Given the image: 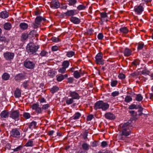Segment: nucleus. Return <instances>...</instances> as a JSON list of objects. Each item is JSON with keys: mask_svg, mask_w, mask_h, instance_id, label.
Returning a JSON list of instances; mask_svg holds the SVG:
<instances>
[{"mask_svg": "<svg viewBox=\"0 0 153 153\" xmlns=\"http://www.w3.org/2000/svg\"><path fill=\"white\" fill-rule=\"evenodd\" d=\"M69 65V62L68 61L66 60L64 61L62 64V66L63 67L65 68H67Z\"/></svg>", "mask_w": 153, "mask_h": 153, "instance_id": "39", "label": "nucleus"}, {"mask_svg": "<svg viewBox=\"0 0 153 153\" xmlns=\"http://www.w3.org/2000/svg\"><path fill=\"white\" fill-rule=\"evenodd\" d=\"M25 75L22 73L16 75L14 79L16 81L21 80L25 78Z\"/></svg>", "mask_w": 153, "mask_h": 153, "instance_id": "18", "label": "nucleus"}, {"mask_svg": "<svg viewBox=\"0 0 153 153\" xmlns=\"http://www.w3.org/2000/svg\"><path fill=\"white\" fill-rule=\"evenodd\" d=\"M88 132L87 130H85L83 132L82 137L85 140L87 138Z\"/></svg>", "mask_w": 153, "mask_h": 153, "instance_id": "50", "label": "nucleus"}, {"mask_svg": "<svg viewBox=\"0 0 153 153\" xmlns=\"http://www.w3.org/2000/svg\"><path fill=\"white\" fill-rule=\"evenodd\" d=\"M143 99V97L140 94H138L137 95L136 100L138 101H141Z\"/></svg>", "mask_w": 153, "mask_h": 153, "instance_id": "45", "label": "nucleus"}, {"mask_svg": "<svg viewBox=\"0 0 153 153\" xmlns=\"http://www.w3.org/2000/svg\"><path fill=\"white\" fill-rule=\"evenodd\" d=\"M28 37V34L27 33H24L22 34L21 37L22 41L26 40Z\"/></svg>", "mask_w": 153, "mask_h": 153, "instance_id": "31", "label": "nucleus"}, {"mask_svg": "<svg viewBox=\"0 0 153 153\" xmlns=\"http://www.w3.org/2000/svg\"><path fill=\"white\" fill-rule=\"evenodd\" d=\"M31 108L33 110L35 111L38 114H42V107H39V105L38 103H34L31 106Z\"/></svg>", "mask_w": 153, "mask_h": 153, "instance_id": "7", "label": "nucleus"}, {"mask_svg": "<svg viewBox=\"0 0 153 153\" xmlns=\"http://www.w3.org/2000/svg\"><path fill=\"white\" fill-rule=\"evenodd\" d=\"M75 52L73 51H70L67 52L66 56L68 57H72L74 55Z\"/></svg>", "mask_w": 153, "mask_h": 153, "instance_id": "42", "label": "nucleus"}, {"mask_svg": "<svg viewBox=\"0 0 153 153\" xmlns=\"http://www.w3.org/2000/svg\"><path fill=\"white\" fill-rule=\"evenodd\" d=\"M93 117V115L92 114L88 115L87 117V120L88 121L91 120Z\"/></svg>", "mask_w": 153, "mask_h": 153, "instance_id": "63", "label": "nucleus"}, {"mask_svg": "<svg viewBox=\"0 0 153 153\" xmlns=\"http://www.w3.org/2000/svg\"><path fill=\"white\" fill-rule=\"evenodd\" d=\"M14 54L12 52H7L4 53L3 56L5 59L7 61H10L13 59L14 56Z\"/></svg>", "mask_w": 153, "mask_h": 153, "instance_id": "6", "label": "nucleus"}, {"mask_svg": "<svg viewBox=\"0 0 153 153\" xmlns=\"http://www.w3.org/2000/svg\"><path fill=\"white\" fill-rule=\"evenodd\" d=\"M70 20L72 23L75 24H79L81 22L80 19L76 17H71Z\"/></svg>", "mask_w": 153, "mask_h": 153, "instance_id": "13", "label": "nucleus"}, {"mask_svg": "<svg viewBox=\"0 0 153 153\" xmlns=\"http://www.w3.org/2000/svg\"><path fill=\"white\" fill-rule=\"evenodd\" d=\"M118 81L116 80H111V85L112 87L115 86L117 84Z\"/></svg>", "mask_w": 153, "mask_h": 153, "instance_id": "49", "label": "nucleus"}, {"mask_svg": "<svg viewBox=\"0 0 153 153\" xmlns=\"http://www.w3.org/2000/svg\"><path fill=\"white\" fill-rule=\"evenodd\" d=\"M28 25L25 22H22L19 25V27L21 30H25L27 29L28 27Z\"/></svg>", "mask_w": 153, "mask_h": 153, "instance_id": "20", "label": "nucleus"}, {"mask_svg": "<svg viewBox=\"0 0 153 153\" xmlns=\"http://www.w3.org/2000/svg\"><path fill=\"white\" fill-rule=\"evenodd\" d=\"M23 146L20 145L16 148L12 149V150H13L14 152H17L21 150Z\"/></svg>", "mask_w": 153, "mask_h": 153, "instance_id": "44", "label": "nucleus"}, {"mask_svg": "<svg viewBox=\"0 0 153 153\" xmlns=\"http://www.w3.org/2000/svg\"><path fill=\"white\" fill-rule=\"evenodd\" d=\"M68 2L69 5L73 6L76 3L77 1L76 0H68Z\"/></svg>", "mask_w": 153, "mask_h": 153, "instance_id": "47", "label": "nucleus"}, {"mask_svg": "<svg viewBox=\"0 0 153 153\" xmlns=\"http://www.w3.org/2000/svg\"><path fill=\"white\" fill-rule=\"evenodd\" d=\"M139 61L136 60L132 62V65L135 66H137V65H139Z\"/></svg>", "mask_w": 153, "mask_h": 153, "instance_id": "62", "label": "nucleus"}, {"mask_svg": "<svg viewBox=\"0 0 153 153\" xmlns=\"http://www.w3.org/2000/svg\"><path fill=\"white\" fill-rule=\"evenodd\" d=\"M23 116L26 119H28L31 117L30 114L27 112L24 113L23 114Z\"/></svg>", "mask_w": 153, "mask_h": 153, "instance_id": "48", "label": "nucleus"}, {"mask_svg": "<svg viewBox=\"0 0 153 153\" xmlns=\"http://www.w3.org/2000/svg\"><path fill=\"white\" fill-rule=\"evenodd\" d=\"M10 136L13 137L19 138L21 137L20 129L18 128H14L12 129L10 132Z\"/></svg>", "mask_w": 153, "mask_h": 153, "instance_id": "3", "label": "nucleus"}, {"mask_svg": "<svg viewBox=\"0 0 153 153\" xmlns=\"http://www.w3.org/2000/svg\"><path fill=\"white\" fill-rule=\"evenodd\" d=\"M9 114V111L6 110L2 111L0 114V116L1 118H8Z\"/></svg>", "mask_w": 153, "mask_h": 153, "instance_id": "15", "label": "nucleus"}, {"mask_svg": "<svg viewBox=\"0 0 153 153\" xmlns=\"http://www.w3.org/2000/svg\"><path fill=\"white\" fill-rule=\"evenodd\" d=\"M29 81L28 80L25 81L23 83V87L25 89H26L29 86Z\"/></svg>", "mask_w": 153, "mask_h": 153, "instance_id": "51", "label": "nucleus"}, {"mask_svg": "<svg viewBox=\"0 0 153 153\" xmlns=\"http://www.w3.org/2000/svg\"><path fill=\"white\" fill-rule=\"evenodd\" d=\"M78 13L77 10H68L65 13V14L66 16L72 17L74 15H76Z\"/></svg>", "mask_w": 153, "mask_h": 153, "instance_id": "11", "label": "nucleus"}, {"mask_svg": "<svg viewBox=\"0 0 153 153\" xmlns=\"http://www.w3.org/2000/svg\"><path fill=\"white\" fill-rule=\"evenodd\" d=\"M132 98L130 96H127L125 99V101L127 103L129 102L132 101Z\"/></svg>", "mask_w": 153, "mask_h": 153, "instance_id": "46", "label": "nucleus"}, {"mask_svg": "<svg viewBox=\"0 0 153 153\" xmlns=\"http://www.w3.org/2000/svg\"><path fill=\"white\" fill-rule=\"evenodd\" d=\"M51 8L53 9H56L60 6V3L58 0H52L50 4Z\"/></svg>", "mask_w": 153, "mask_h": 153, "instance_id": "8", "label": "nucleus"}, {"mask_svg": "<svg viewBox=\"0 0 153 153\" xmlns=\"http://www.w3.org/2000/svg\"><path fill=\"white\" fill-rule=\"evenodd\" d=\"M102 101H99L96 102L94 104V108L95 110L101 109Z\"/></svg>", "mask_w": 153, "mask_h": 153, "instance_id": "16", "label": "nucleus"}, {"mask_svg": "<svg viewBox=\"0 0 153 153\" xmlns=\"http://www.w3.org/2000/svg\"><path fill=\"white\" fill-rule=\"evenodd\" d=\"M108 145V143L106 141H103L101 143V146L103 147H105Z\"/></svg>", "mask_w": 153, "mask_h": 153, "instance_id": "64", "label": "nucleus"}, {"mask_svg": "<svg viewBox=\"0 0 153 153\" xmlns=\"http://www.w3.org/2000/svg\"><path fill=\"white\" fill-rule=\"evenodd\" d=\"M69 94L70 96L73 99L78 100L80 98V96L79 94L75 91H70Z\"/></svg>", "mask_w": 153, "mask_h": 153, "instance_id": "10", "label": "nucleus"}, {"mask_svg": "<svg viewBox=\"0 0 153 153\" xmlns=\"http://www.w3.org/2000/svg\"><path fill=\"white\" fill-rule=\"evenodd\" d=\"M137 44L138 45L137 48H143L144 46V44L142 42H139Z\"/></svg>", "mask_w": 153, "mask_h": 153, "instance_id": "58", "label": "nucleus"}, {"mask_svg": "<svg viewBox=\"0 0 153 153\" xmlns=\"http://www.w3.org/2000/svg\"><path fill=\"white\" fill-rule=\"evenodd\" d=\"M50 40L52 42H60L61 40L58 37H53L51 38Z\"/></svg>", "mask_w": 153, "mask_h": 153, "instance_id": "36", "label": "nucleus"}, {"mask_svg": "<svg viewBox=\"0 0 153 153\" xmlns=\"http://www.w3.org/2000/svg\"><path fill=\"white\" fill-rule=\"evenodd\" d=\"M98 142L94 141L92 142L91 146L93 147H96L98 145Z\"/></svg>", "mask_w": 153, "mask_h": 153, "instance_id": "60", "label": "nucleus"}, {"mask_svg": "<svg viewBox=\"0 0 153 153\" xmlns=\"http://www.w3.org/2000/svg\"><path fill=\"white\" fill-rule=\"evenodd\" d=\"M10 75L7 73H4V74L2 76V79L4 80H6L9 78Z\"/></svg>", "mask_w": 153, "mask_h": 153, "instance_id": "38", "label": "nucleus"}, {"mask_svg": "<svg viewBox=\"0 0 153 153\" xmlns=\"http://www.w3.org/2000/svg\"><path fill=\"white\" fill-rule=\"evenodd\" d=\"M21 90L18 88H16L14 91V95L16 98H19L21 96Z\"/></svg>", "mask_w": 153, "mask_h": 153, "instance_id": "21", "label": "nucleus"}, {"mask_svg": "<svg viewBox=\"0 0 153 153\" xmlns=\"http://www.w3.org/2000/svg\"><path fill=\"white\" fill-rule=\"evenodd\" d=\"M3 26L4 29L6 30H10L12 27L11 24L10 22L5 23Z\"/></svg>", "mask_w": 153, "mask_h": 153, "instance_id": "23", "label": "nucleus"}, {"mask_svg": "<svg viewBox=\"0 0 153 153\" xmlns=\"http://www.w3.org/2000/svg\"><path fill=\"white\" fill-rule=\"evenodd\" d=\"M119 94V92L118 91H115L111 93V95L113 97L117 96Z\"/></svg>", "mask_w": 153, "mask_h": 153, "instance_id": "61", "label": "nucleus"}, {"mask_svg": "<svg viewBox=\"0 0 153 153\" xmlns=\"http://www.w3.org/2000/svg\"><path fill=\"white\" fill-rule=\"evenodd\" d=\"M118 78L121 79H123L125 78L126 76L125 74L122 73L120 74L118 76Z\"/></svg>", "mask_w": 153, "mask_h": 153, "instance_id": "52", "label": "nucleus"}, {"mask_svg": "<svg viewBox=\"0 0 153 153\" xmlns=\"http://www.w3.org/2000/svg\"><path fill=\"white\" fill-rule=\"evenodd\" d=\"M46 20V19L45 18L41 16H38L35 19V22L36 24L40 25L42 21H45Z\"/></svg>", "mask_w": 153, "mask_h": 153, "instance_id": "14", "label": "nucleus"}, {"mask_svg": "<svg viewBox=\"0 0 153 153\" xmlns=\"http://www.w3.org/2000/svg\"><path fill=\"white\" fill-rule=\"evenodd\" d=\"M39 45L37 46H36L34 43L33 42H30L27 45L26 48H39Z\"/></svg>", "mask_w": 153, "mask_h": 153, "instance_id": "30", "label": "nucleus"}, {"mask_svg": "<svg viewBox=\"0 0 153 153\" xmlns=\"http://www.w3.org/2000/svg\"><path fill=\"white\" fill-rule=\"evenodd\" d=\"M24 65L27 68L32 69L35 67V63L33 61L28 59H26L24 62Z\"/></svg>", "mask_w": 153, "mask_h": 153, "instance_id": "4", "label": "nucleus"}, {"mask_svg": "<svg viewBox=\"0 0 153 153\" xmlns=\"http://www.w3.org/2000/svg\"><path fill=\"white\" fill-rule=\"evenodd\" d=\"M56 80L58 82H61L63 80V75L59 74L57 75L56 76Z\"/></svg>", "mask_w": 153, "mask_h": 153, "instance_id": "33", "label": "nucleus"}, {"mask_svg": "<svg viewBox=\"0 0 153 153\" xmlns=\"http://www.w3.org/2000/svg\"><path fill=\"white\" fill-rule=\"evenodd\" d=\"M59 90V88L56 86H53L51 90V92L52 94H54L57 92Z\"/></svg>", "mask_w": 153, "mask_h": 153, "instance_id": "35", "label": "nucleus"}, {"mask_svg": "<svg viewBox=\"0 0 153 153\" xmlns=\"http://www.w3.org/2000/svg\"><path fill=\"white\" fill-rule=\"evenodd\" d=\"M105 117L107 119L109 120H113L115 118V116L112 113L109 112L105 114Z\"/></svg>", "mask_w": 153, "mask_h": 153, "instance_id": "19", "label": "nucleus"}, {"mask_svg": "<svg viewBox=\"0 0 153 153\" xmlns=\"http://www.w3.org/2000/svg\"><path fill=\"white\" fill-rule=\"evenodd\" d=\"M19 112L17 110L11 111L10 114V117L12 119H18L19 117Z\"/></svg>", "mask_w": 153, "mask_h": 153, "instance_id": "9", "label": "nucleus"}, {"mask_svg": "<svg viewBox=\"0 0 153 153\" xmlns=\"http://www.w3.org/2000/svg\"><path fill=\"white\" fill-rule=\"evenodd\" d=\"M104 37V35L102 33H100L97 35V38L99 40H102Z\"/></svg>", "mask_w": 153, "mask_h": 153, "instance_id": "55", "label": "nucleus"}, {"mask_svg": "<svg viewBox=\"0 0 153 153\" xmlns=\"http://www.w3.org/2000/svg\"><path fill=\"white\" fill-rule=\"evenodd\" d=\"M34 145L33 142L32 140H29L25 145L26 147L33 146Z\"/></svg>", "mask_w": 153, "mask_h": 153, "instance_id": "29", "label": "nucleus"}, {"mask_svg": "<svg viewBox=\"0 0 153 153\" xmlns=\"http://www.w3.org/2000/svg\"><path fill=\"white\" fill-rule=\"evenodd\" d=\"M109 105L106 102H104L102 101V103L101 109L103 111H105L109 107Z\"/></svg>", "mask_w": 153, "mask_h": 153, "instance_id": "24", "label": "nucleus"}, {"mask_svg": "<svg viewBox=\"0 0 153 153\" xmlns=\"http://www.w3.org/2000/svg\"><path fill=\"white\" fill-rule=\"evenodd\" d=\"M94 31V30L92 29L91 28L88 30L87 33L88 34L90 35H91L93 34Z\"/></svg>", "mask_w": 153, "mask_h": 153, "instance_id": "57", "label": "nucleus"}, {"mask_svg": "<svg viewBox=\"0 0 153 153\" xmlns=\"http://www.w3.org/2000/svg\"><path fill=\"white\" fill-rule=\"evenodd\" d=\"M124 53L125 56H128L131 54V51L129 48H125Z\"/></svg>", "mask_w": 153, "mask_h": 153, "instance_id": "28", "label": "nucleus"}, {"mask_svg": "<svg viewBox=\"0 0 153 153\" xmlns=\"http://www.w3.org/2000/svg\"><path fill=\"white\" fill-rule=\"evenodd\" d=\"M74 99L72 98H67L65 102L66 104L68 105H70L72 104L74 102Z\"/></svg>", "mask_w": 153, "mask_h": 153, "instance_id": "34", "label": "nucleus"}, {"mask_svg": "<svg viewBox=\"0 0 153 153\" xmlns=\"http://www.w3.org/2000/svg\"><path fill=\"white\" fill-rule=\"evenodd\" d=\"M81 69H80L79 71V72L76 71H74L73 75L74 77L76 79H78L80 78L81 76Z\"/></svg>", "mask_w": 153, "mask_h": 153, "instance_id": "25", "label": "nucleus"}, {"mask_svg": "<svg viewBox=\"0 0 153 153\" xmlns=\"http://www.w3.org/2000/svg\"><path fill=\"white\" fill-rule=\"evenodd\" d=\"M96 62L97 64L103 65L104 64V60L102 59V54L99 53L95 56Z\"/></svg>", "mask_w": 153, "mask_h": 153, "instance_id": "5", "label": "nucleus"}, {"mask_svg": "<svg viewBox=\"0 0 153 153\" xmlns=\"http://www.w3.org/2000/svg\"><path fill=\"white\" fill-rule=\"evenodd\" d=\"M81 116V114L77 112L76 113L73 117L74 120H76L78 119Z\"/></svg>", "mask_w": 153, "mask_h": 153, "instance_id": "37", "label": "nucleus"}, {"mask_svg": "<svg viewBox=\"0 0 153 153\" xmlns=\"http://www.w3.org/2000/svg\"><path fill=\"white\" fill-rule=\"evenodd\" d=\"M68 82L69 83H72L74 81V78L72 77H70L68 78Z\"/></svg>", "mask_w": 153, "mask_h": 153, "instance_id": "59", "label": "nucleus"}, {"mask_svg": "<svg viewBox=\"0 0 153 153\" xmlns=\"http://www.w3.org/2000/svg\"><path fill=\"white\" fill-rule=\"evenodd\" d=\"M28 127L30 129L35 128L36 127L37 123L35 121H32L31 123L28 124Z\"/></svg>", "mask_w": 153, "mask_h": 153, "instance_id": "26", "label": "nucleus"}, {"mask_svg": "<svg viewBox=\"0 0 153 153\" xmlns=\"http://www.w3.org/2000/svg\"><path fill=\"white\" fill-rule=\"evenodd\" d=\"M50 106L49 104H47L43 105L42 107V110L48 109Z\"/></svg>", "mask_w": 153, "mask_h": 153, "instance_id": "53", "label": "nucleus"}, {"mask_svg": "<svg viewBox=\"0 0 153 153\" xmlns=\"http://www.w3.org/2000/svg\"><path fill=\"white\" fill-rule=\"evenodd\" d=\"M48 75L51 77H53L55 75V72L54 71L50 70L48 71Z\"/></svg>", "mask_w": 153, "mask_h": 153, "instance_id": "41", "label": "nucleus"}, {"mask_svg": "<svg viewBox=\"0 0 153 153\" xmlns=\"http://www.w3.org/2000/svg\"><path fill=\"white\" fill-rule=\"evenodd\" d=\"M122 131L121 137V139L124 140L123 136L127 137L131 133V129L132 128V125L129 121L123 124L120 125Z\"/></svg>", "mask_w": 153, "mask_h": 153, "instance_id": "1", "label": "nucleus"}, {"mask_svg": "<svg viewBox=\"0 0 153 153\" xmlns=\"http://www.w3.org/2000/svg\"><path fill=\"white\" fill-rule=\"evenodd\" d=\"M66 71V68L63 67L59 68L58 70V72L61 73H64Z\"/></svg>", "mask_w": 153, "mask_h": 153, "instance_id": "54", "label": "nucleus"}, {"mask_svg": "<svg viewBox=\"0 0 153 153\" xmlns=\"http://www.w3.org/2000/svg\"><path fill=\"white\" fill-rule=\"evenodd\" d=\"M11 145L9 143H7L6 144L4 147V149L5 150H10L11 148Z\"/></svg>", "mask_w": 153, "mask_h": 153, "instance_id": "56", "label": "nucleus"}, {"mask_svg": "<svg viewBox=\"0 0 153 153\" xmlns=\"http://www.w3.org/2000/svg\"><path fill=\"white\" fill-rule=\"evenodd\" d=\"M119 30L121 33L126 34L129 32V30L126 27H123L120 28Z\"/></svg>", "mask_w": 153, "mask_h": 153, "instance_id": "22", "label": "nucleus"}, {"mask_svg": "<svg viewBox=\"0 0 153 153\" xmlns=\"http://www.w3.org/2000/svg\"><path fill=\"white\" fill-rule=\"evenodd\" d=\"M86 7V6H85L83 4H80L77 7V8L79 10H80L85 9Z\"/></svg>", "mask_w": 153, "mask_h": 153, "instance_id": "43", "label": "nucleus"}, {"mask_svg": "<svg viewBox=\"0 0 153 153\" xmlns=\"http://www.w3.org/2000/svg\"><path fill=\"white\" fill-rule=\"evenodd\" d=\"M27 51L30 54H32L35 53L38 48H27Z\"/></svg>", "mask_w": 153, "mask_h": 153, "instance_id": "27", "label": "nucleus"}, {"mask_svg": "<svg viewBox=\"0 0 153 153\" xmlns=\"http://www.w3.org/2000/svg\"><path fill=\"white\" fill-rule=\"evenodd\" d=\"M9 16V13L6 11H3L0 12V18L5 19Z\"/></svg>", "mask_w": 153, "mask_h": 153, "instance_id": "17", "label": "nucleus"}, {"mask_svg": "<svg viewBox=\"0 0 153 153\" xmlns=\"http://www.w3.org/2000/svg\"><path fill=\"white\" fill-rule=\"evenodd\" d=\"M145 97L147 99H149L153 100V94L147 93L146 94Z\"/></svg>", "mask_w": 153, "mask_h": 153, "instance_id": "40", "label": "nucleus"}, {"mask_svg": "<svg viewBox=\"0 0 153 153\" xmlns=\"http://www.w3.org/2000/svg\"><path fill=\"white\" fill-rule=\"evenodd\" d=\"M99 14L100 16L99 19L102 22H103L105 21L107 22L108 21L107 19H105V18L108 17L107 14L106 12H100Z\"/></svg>", "mask_w": 153, "mask_h": 153, "instance_id": "12", "label": "nucleus"}, {"mask_svg": "<svg viewBox=\"0 0 153 153\" xmlns=\"http://www.w3.org/2000/svg\"><path fill=\"white\" fill-rule=\"evenodd\" d=\"M144 4L141 3L138 5L134 7V11L137 15H140L142 14L144 10Z\"/></svg>", "mask_w": 153, "mask_h": 153, "instance_id": "2", "label": "nucleus"}, {"mask_svg": "<svg viewBox=\"0 0 153 153\" xmlns=\"http://www.w3.org/2000/svg\"><path fill=\"white\" fill-rule=\"evenodd\" d=\"M90 146L87 143H84L82 145L83 149L85 150H88L89 149Z\"/></svg>", "mask_w": 153, "mask_h": 153, "instance_id": "32", "label": "nucleus"}]
</instances>
